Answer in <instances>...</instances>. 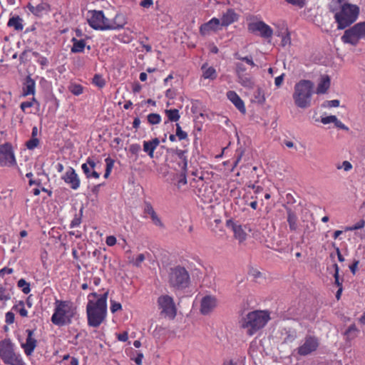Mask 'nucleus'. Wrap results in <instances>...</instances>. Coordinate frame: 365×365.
Wrapping results in <instances>:
<instances>
[{"mask_svg":"<svg viewBox=\"0 0 365 365\" xmlns=\"http://www.w3.org/2000/svg\"><path fill=\"white\" fill-rule=\"evenodd\" d=\"M169 284L174 289L182 290L188 287L190 275L185 268L177 266L170 269L169 273Z\"/></svg>","mask_w":365,"mask_h":365,"instance_id":"obj_6","label":"nucleus"},{"mask_svg":"<svg viewBox=\"0 0 365 365\" xmlns=\"http://www.w3.org/2000/svg\"><path fill=\"white\" fill-rule=\"evenodd\" d=\"M147 120L150 125H157L161 122V116L158 113H150L147 116Z\"/></svg>","mask_w":365,"mask_h":365,"instance_id":"obj_37","label":"nucleus"},{"mask_svg":"<svg viewBox=\"0 0 365 365\" xmlns=\"http://www.w3.org/2000/svg\"><path fill=\"white\" fill-rule=\"evenodd\" d=\"M83 207L81 206L79 210V213L78 215H75V217L73 219L70 224L71 227H75L78 226L81 222V217L83 214Z\"/></svg>","mask_w":365,"mask_h":365,"instance_id":"obj_41","label":"nucleus"},{"mask_svg":"<svg viewBox=\"0 0 365 365\" xmlns=\"http://www.w3.org/2000/svg\"><path fill=\"white\" fill-rule=\"evenodd\" d=\"M93 83L98 88H101L105 86L106 81L101 75L96 74L93 78Z\"/></svg>","mask_w":365,"mask_h":365,"instance_id":"obj_44","label":"nucleus"},{"mask_svg":"<svg viewBox=\"0 0 365 365\" xmlns=\"http://www.w3.org/2000/svg\"><path fill=\"white\" fill-rule=\"evenodd\" d=\"M0 359L8 365H26L21 355L16 351V345L9 338L0 341Z\"/></svg>","mask_w":365,"mask_h":365,"instance_id":"obj_5","label":"nucleus"},{"mask_svg":"<svg viewBox=\"0 0 365 365\" xmlns=\"http://www.w3.org/2000/svg\"><path fill=\"white\" fill-rule=\"evenodd\" d=\"M287 4L292 6L303 8L306 5V0H284Z\"/></svg>","mask_w":365,"mask_h":365,"instance_id":"obj_50","label":"nucleus"},{"mask_svg":"<svg viewBox=\"0 0 365 365\" xmlns=\"http://www.w3.org/2000/svg\"><path fill=\"white\" fill-rule=\"evenodd\" d=\"M24 304H25L24 301H19L18 304L12 307V309L16 312H18L21 317H26L28 316V312L24 308Z\"/></svg>","mask_w":365,"mask_h":365,"instance_id":"obj_36","label":"nucleus"},{"mask_svg":"<svg viewBox=\"0 0 365 365\" xmlns=\"http://www.w3.org/2000/svg\"><path fill=\"white\" fill-rule=\"evenodd\" d=\"M234 236L240 242H244L247 238V233L241 225L233 226Z\"/></svg>","mask_w":365,"mask_h":365,"instance_id":"obj_31","label":"nucleus"},{"mask_svg":"<svg viewBox=\"0 0 365 365\" xmlns=\"http://www.w3.org/2000/svg\"><path fill=\"white\" fill-rule=\"evenodd\" d=\"M365 226V221L364 220H361L357 222L355 225L352 226H347L344 228V231H354L359 229L364 228Z\"/></svg>","mask_w":365,"mask_h":365,"instance_id":"obj_43","label":"nucleus"},{"mask_svg":"<svg viewBox=\"0 0 365 365\" xmlns=\"http://www.w3.org/2000/svg\"><path fill=\"white\" fill-rule=\"evenodd\" d=\"M331 84V80L328 75H324L321 77L318 83L317 91V94H324L329 90Z\"/></svg>","mask_w":365,"mask_h":365,"instance_id":"obj_26","label":"nucleus"},{"mask_svg":"<svg viewBox=\"0 0 365 365\" xmlns=\"http://www.w3.org/2000/svg\"><path fill=\"white\" fill-rule=\"evenodd\" d=\"M70 185L71 187L74 190H76L80 185V180L78 177V175L71 168H70Z\"/></svg>","mask_w":365,"mask_h":365,"instance_id":"obj_34","label":"nucleus"},{"mask_svg":"<svg viewBox=\"0 0 365 365\" xmlns=\"http://www.w3.org/2000/svg\"><path fill=\"white\" fill-rule=\"evenodd\" d=\"M127 24V18L123 14H117L110 21L108 19V30H120L122 29Z\"/></svg>","mask_w":365,"mask_h":365,"instance_id":"obj_20","label":"nucleus"},{"mask_svg":"<svg viewBox=\"0 0 365 365\" xmlns=\"http://www.w3.org/2000/svg\"><path fill=\"white\" fill-rule=\"evenodd\" d=\"M220 20L216 17L212 18L209 21L202 24L200 27V33L202 36H206L211 31L217 32L221 30Z\"/></svg>","mask_w":365,"mask_h":365,"instance_id":"obj_15","label":"nucleus"},{"mask_svg":"<svg viewBox=\"0 0 365 365\" xmlns=\"http://www.w3.org/2000/svg\"><path fill=\"white\" fill-rule=\"evenodd\" d=\"M29 51L30 50H26L21 53L19 56V61L21 63H25L26 61H29L28 53Z\"/></svg>","mask_w":365,"mask_h":365,"instance_id":"obj_63","label":"nucleus"},{"mask_svg":"<svg viewBox=\"0 0 365 365\" xmlns=\"http://www.w3.org/2000/svg\"><path fill=\"white\" fill-rule=\"evenodd\" d=\"M207 63H204L201 69L202 70V78L205 79L215 80L217 77L215 68L212 66L207 68Z\"/></svg>","mask_w":365,"mask_h":365,"instance_id":"obj_29","label":"nucleus"},{"mask_svg":"<svg viewBox=\"0 0 365 365\" xmlns=\"http://www.w3.org/2000/svg\"><path fill=\"white\" fill-rule=\"evenodd\" d=\"M153 224L155 225L158 227H163L164 225L162 222L160 218L158 216L157 213L155 212L153 214V215L150 216Z\"/></svg>","mask_w":365,"mask_h":365,"instance_id":"obj_55","label":"nucleus"},{"mask_svg":"<svg viewBox=\"0 0 365 365\" xmlns=\"http://www.w3.org/2000/svg\"><path fill=\"white\" fill-rule=\"evenodd\" d=\"M336 167L338 170L343 169L344 171L346 172L351 170L353 168L351 163L347 160H344L341 165L337 164Z\"/></svg>","mask_w":365,"mask_h":365,"instance_id":"obj_51","label":"nucleus"},{"mask_svg":"<svg viewBox=\"0 0 365 365\" xmlns=\"http://www.w3.org/2000/svg\"><path fill=\"white\" fill-rule=\"evenodd\" d=\"M160 144L158 138H155L151 140L143 142V150L147 153L148 155L153 158L154 156V151Z\"/></svg>","mask_w":365,"mask_h":365,"instance_id":"obj_25","label":"nucleus"},{"mask_svg":"<svg viewBox=\"0 0 365 365\" xmlns=\"http://www.w3.org/2000/svg\"><path fill=\"white\" fill-rule=\"evenodd\" d=\"M319 346V339L312 335H307L303 343L297 349V353L302 356L314 352Z\"/></svg>","mask_w":365,"mask_h":365,"instance_id":"obj_10","label":"nucleus"},{"mask_svg":"<svg viewBox=\"0 0 365 365\" xmlns=\"http://www.w3.org/2000/svg\"><path fill=\"white\" fill-rule=\"evenodd\" d=\"M117 339L120 341H126L128 339V334L127 331H123L116 334Z\"/></svg>","mask_w":365,"mask_h":365,"instance_id":"obj_62","label":"nucleus"},{"mask_svg":"<svg viewBox=\"0 0 365 365\" xmlns=\"http://www.w3.org/2000/svg\"><path fill=\"white\" fill-rule=\"evenodd\" d=\"M13 286L7 282L5 284H0V301H7L11 297V292Z\"/></svg>","mask_w":365,"mask_h":365,"instance_id":"obj_27","label":"nucleus"},{"mask_svg":"<svg viewBox=\"0 0 365 365\" xmlns=\"http://www.w3.org/2000/svg\"><path fill=\"white\" fill-rule=\"evenodd\" d=\"M110 312L112 313H115V312L120 310L122 309V306L119 302L111 301V304H110Z\"/></svg>","mask_w":365,"mask_h":365,"instance_id":"obj_59","label":"nucleus"},{"mask_svg":"<svg viewBox=\"0 0 365 365\" xmlns=\"http://www.w3.org/2000/svg\"><path fill=\"white\" fill-rule=\"evenodd\" d=\"M247 29L252 34H259L264 38H269L273 35V29L262 21L249 23Z\"/></svg>","mask_w":365,"mask_h":365,"instance_id":"obj_13","label":"nucleus"},{"mask_svg":"<svg viewBox=\"0 0 365 365\" xmlns=\"http://www.w3.org/2000/svg\"><path fill=\"white\" fill-rule=\"evenodd\" d=\"M334 270H335V273L334 274V283L335 284L339 287H342V282H341L339 280V266L337 264H334Z\"/></svg>","mask_w":365,"mask_h":365,"instance_id":"obj_49","label":"nucleus"},{"mask_svg":"<svg viewBox=\"0 0 365 365\" xmlns=\"http://www.w3.org/2000/svg\"><path fill=\"white\" fill-rule=\"evenodd\" d=\"M15 315L12 312H8L5 315V322L8 324H11L14 322Z\"/></svg>","mask_w":365,"mask_h":365,"instance_id":"obj_56","label":"nucleus"},{"mask_svg":"<svg viewBox=\"0 0 365 365\" xmlns=\"http://www.w3.org/2000/svg\"><path fill=\"white\" fill-rule=\"evenodd\" d=\"M83 87L79 84H71L70 86V92L75 96H79L83 93Z\"/></svg>","mask_w":365,"mask_h":365,"instance_id":"obj_45","label":"nucleus"},{"mask_svg":"<svg viewBox=\"0 0 365 365\" xmlns=\"http://www.w3.org/2000/svg\"><path fill=\"white\" fill-rule=\"evenodd\" d=\"M105 162H106V170H108V171L111 172L113 168V166H114V163H115L114 160H113L112 158L108 157L105 159Z\"/></svg>","mask_w":365,"mask_h":365,"instance_id":"obj_60","label":"nucleus"},{"mask_svg":"<svg viewBox=\"0 0 365 365\" xmlns=\"http://www.w3.org/2000/svg\"><path fill=\"white\" fill-rule=\"evenodd\" d=\"M180 173L178 180V187L180 188L187 183V170L178 171Z\"/></svg>","mask_w":365,"mask_h":365,"instance_id":"obj_39","label":"nucleus"},{"mask_svg":"<svg viewBox=\"0 0 365 365\" xmlns=\"http://www.w3.org/2000/svg\"><path fill=\"white\" fill-rule=\"evenodd\" d=\"M157 304L160 314L170 319H174L177 315V308L172 297L163 294L158 298Z\"/></svg>","mask_w":365,"mask_h":365,"instance_id":"obj_8","label":"nucleus"},{"mask_svg":"<svg viewBox=\"0 0 365 365\" xmlns=\"http://www.w3.org/2000/svg\"><path fill=\"white\" fill-rule=\"evenodd\" d=\"M116 237L113 235H110L106 237V243L108 246L112 247L116 244Z\"/></svg>","mask_w":365,"mask_h":365,"instance_id":"obj_61","label":"nucleus"},{"mask_svg":"<svg viewBox=\"0 0 365 365\" xmlns=\"http://www.w3.org/2000/svg\"><path fill=\"white\" fill-rule=\"evenodd\" d=\"M34 103H38L37 101L36 100L35 98H33L32 101H24V102H22L20 105V107H21V109L24 111V112H26V109L28 108H30L31 106H33Z\"/></svg>","mask_w":365,"mask_h":365,"instance_id":"obj_54","label":"nucleus"},{"mask_svg":"<svg viewBox=\"0 0 365 365\" xmlns=\"http://www.w3.org/2000/svg\"><path fill=\"white\" fill-rule=\"evenodd\" d=\"M314 83L309 80H300L294 85L293 99L295 105L300 108H307L311 106L314 93Z\"/></svg>","mask_w":365,"mask_h":365,"instance_id":"obj_3","label":"nucleus"},{"mask_svg":"<svg viewBox=\"0 0 365 365\" xmlns=\"http://www.w3.org/2000/svg\"><path fill=\"white\" fill-rule=\"evenodd\" d=\"M23 21V19L19 16H13L9 19L7 26L13 27L17 31H20L24 29Z\"/></svg>","mask_w":365,"mask_h":365,"instance_id":"obj_28","label":"nucleus"},{"mask_svg":"<svg viewBox=\"0 0 365 365\" xmlns=\"http://www.w3.org/2000/svg\"><path fill=\"white\" fill-rule=\"evenodd\" d=\"M29 9L33 14L41 17L48 12L50 6L47 3L41 2L36 6L29 5Z\"/></svg>","mask_w":365,"mask_h":365,"instance_id":"obj_23","label":"nucleus"},{"mask_svg":"<svg viewBox=\"0 0 365 365\" xmlns=\"http://www.w3.org/2000/svg\"><path fill=\"white\" fill-rule=\"evenodd\" d=\"M217 306V299L214 297L205 296L201 300L200 312L204 314H210Z\"/></svg>","mask_w":365,"mask_h":365,"instance_id":"obj_19","label":"nucleus"},{"mask_svg":"<svg viewBox=\"0 0 365 365\" xmlns=\"http://www.w3.org/2000/svg\"><path fill=\"white\" fill-rule=\"evenodd\" d=\"M359 264V260H354L353 262V263L349 266L350 271L351 272V273L353 274H356L357 269H358Z\"/></svg>","mask_w":365,"mask_h":365,"instance_id":"obj_64","label":"nucleus"},{"mask_svg":"<svg viewBox=\"0 0 365 365\" xmlns=\"http://www.w3.org/2000/svg\"><path fill=\"white\" fill-rule=\"evenodd\" d=\"M282 334L284 336L283 342L285 344L292 343L297 337V331L294 329H284Z\"/></svg>","mask_w":365,"mask_h":365,"instance_id":"obj_32","label":"nucleus"},{"mask_svg":"<svg viewBox=\"0 0 365 365\" xmlns=\"http://www.w3.org/2000/svg\"><path fill=\"white\" fill-rule=\"evenodd\" d=\"M72 38H75L76 39L81 38V39H87V40H88L90 38V37L86 34L83 32V31L80 29H76L74 30V36Z\"/></svg>","mask_w":365,"mask_h":365,"instance_id":"obj_48","label":"nucleus"},{"mask_svg":"<svg viewBox=\"0 0 365 365\" xmlns=\"http://www.w3.org/2000/svg\"><path fill=\"white\" fill-rule=\"evenodd\" d=\"M71 41L73 43L71 48V51L72 53H83L86 48L88 49V51L91 50V46L87 45V39H76L75 38H72Z\"/></svg>","mask_w":365,"mask_h":365,"instance_id":"obj_22","label":"nucleus"},{"mask_svg":"<svg viewBox=\"0 0 365 365\" xmlns=\"http://www.w3.org/2000/svg\"><path fill=\"white\" fill-rule=\"evenodd\" d=\"M26 339L25 342H21V346L24 349L25 354L30 356L33 354L34 349L37 346V340L34 337V330L26 329Z\"/></svg>","mask_w":365,"mask_h":365,"instance_id":"obj_14","label":"nucleus"},{"mask_svg":"<svg viewBox=\"0 0 365 365\" xmlns=\"http://www.w3.org/2000/svg\"><path fill=\"white\" fill-rule=\"evenodd\" d=\"M108 297V291L103 294L93 292L87 296L86 316L88 327L98 328L106 320Z\"/></svg>","mask_w":365,"mask_h":365,"instance_id":"obj_1","label":"nucleus"},{"mask_svg":"<svg viewBox=\"0 0 365 365\" xmlns=\"http://www.w3.org/2000/svg\"><path fill=\"white\" fill-rule=\"evenodd\" d=\"M140 150V145L138 143L131 144L129 147V151L133 155H138Z\"/></svg>","mask_w":365,"mask_h":365,"instance_id":"obj_58","label":"nucleus"},{"mask_svg":"<svg viewBox=\"0 0 365 365\" xmlns=\"http://www.w3.org/2000/svg\"><path fill=\"white\" fill-rule=\"evenodd\" d=\"M234 56L236 59L245 61L246 63H247L252 67L256 66V64L253 61L252 57L251 56L242 57L239 53L237 52L234 54Z\"/></svg>","mask_w":365,"mask_h":365,"instance_id":"obj_38","label":"nucleus"},{"mask_svg":"<svg viewBox=\"0 0 365 365\" xmlns=\"http://www.w3.org/2000/svg\"><path fill=\"white\" fill-rule=\"evenodd\" d=\"M96 161L93 157H88L86 162L81 165V168L87 178L98 179L100 173L95 170Z\"/></svg>","mask_w":365,"mask_h":365,"instance_id":"obj_16","label":"nucleus"},{"mask_svg":"<svg viewBox=\"0 0 365 365\" xmlns=\"http://www.w3.org/2000/svg\"><path fill=\"white\" fill-rule=\"evenodd\" d=\"M240 15L233 9H228L221 16V26L227 27L239 20Z\"/></svg>","mask_w":365,"mask_h":365,"instance_id":"obj_18","label":"nucleus"},{"mask_svg":"<svg viewBox=\"0 0 365 365\" xmlns=\"http://www.w3.org/2000/svg\"><path fill=\"white\" fill-rule=\"evenodd\" d=\"M336 121V117L335 115H329L327 117L322 118L321 122L326 125L331 123H334Z\"/></svg>","mask_w":365,"mask_h":365,"instance_id":"obj_57","label":"nucleus"},{"mask_svg":"<svg viewBox=\"0 0 365 365\" xmlns=\"http://www.w3.org/2000/svg\"><path fill=\"white\" fill-rule=\"evenodd\" d=\"M165 113L168 120L171 122H177L180 118L179 110L176 108L167 109L165 110Z\"/></svg>","mask_w":365,"mask_h":365,"instance_id":"obj_33","label":"nucleus"},{"mask_svg":"<svg viewBox=\"0 0 365 365\" xmlns=\"http://www.w3.org/2000/svg\"><path fill=\"white\" fill-rule=\"evenodd\" d=\"M16 164V158L12 148V145L9 143H5L0 145V165L1 166H13Z\"/></svg>","mask_w":365,"mask_h":365,"instance_id":"obj_12","label":"nucleus"},{"mask_svg":"<svg viewBox=\"0 0 365 365\" xmlns=\"http://www.w3.org/2000/svg\"><path fill=\"white\" fill-rule=\"evenodd\" d=\"M36 91L35 81L30 76H27L23 83V95L24 96L34 95Z\"/></svg>","mask_w":365,"mask_h":365,"instance_id":"obj_24","label":"nucleus"},{"mask_svg":"<svg viewBox=\"0 0 365 365\" xmlns=\"http://www.w3.org/2000/svg\"><path fill=\"white\" fill-rule=\"evenodd\" d=\"M39 143V140L37 138L31 137L30 140H29L26 145L29 150H34L36 148Z\"/></svg>","mask_w":365,"mask_h":365,"instance_id":"obj_47","label":"nucleus"},{"mask_svg":"<svg viewBox=\"0 0 365 365\" xmlns=\"http://www.w3.org/2000/svg\"><path fill=\"white\" fill-rule=\"evenodd\" d=\"M298 218L297 215L291 210H287V222L291 231H296L297 229Z\"/></svg>","mask_w":365,"mask_h":365,"instance_id":"obj_30","label":"nucleus"},{"mask_svg":"<svg viewBox=\"0 0 365 365\" xmlns=\"http://www.w3.org/2000/svg\"><path fill=\"white\" fill-rule=\"evenodd\" d=\"M270 319L269 311L255 310L243 316L239 321V325L240 329L245 330L247 336H252L263 329Z\"/></svg>","mask_w":365,"mask_h":365,"instance_id":"obj_2","label":"nucleus"},{"mask_svg":"<svg viewBox=\"0 0 365 365\" xmlns=\"http://www.w3.org/2000/svg\"><path fill=\"white\" fill-rule=\"evenodd\" d=\"M145 257L144 254H140L138 255L135 260H130V262L133 263L134 266L140 267L141 266L142 262L145 260Z\"/></svg>","mask_w":365,"mask_h":365,"instance_id":"obj_52","label":"nucleus"},{"mask_svg":"<svg viewBox=\"0 0 365 365\" xmlns=\"http://www.w3.org/2000/svg\"><path fill=\"white\" fill-rule=\"evenodd\" d=\"M361 39H365V21L354 24L346 29L341 36V41L344 43L356 46Z\"/></svg>","mask_w":365,"mask_h":365,"instance_id":"obj_7","label":"nucleus"},{"mask_svg":"<svg viewBox=\"0 0 365 365\" xmlns=\"http://www.w3.org/2000/svg\"><path fill=\"white\" fill-rule=\"evenodd\" d=\"M17 285L19 288H21L22 292L24 294H29L31 291L30 284L24 279H21L18 281Z\"/></svg>","mask_w":365,"mask_h":365,"instance_id":"obj_40","label":"nucleus"},{"mask_svg":"<svg viewBox=\"0 0 365 365\" xmlns=\"http://www.w3.org/2000/svg\"><path fill=\"white\" fill-rule=\"evenodd\" d=\"M176 136L178 138L179 140L187 138V133L182 130L181 126L178 123L176 124Z\"/></svg>","mask_w":365,"mask_h":365,"instance_id":"obj_46","label":"nucleus"},{"mask_svg":"<svg viewBox=\"0 0 365 365\" xmlns=\"http://www.w3.org/2000/svg\"><path fill=\"white\" fill-rule=\"evenodd\" d=\"M87 21L89 26L95 30H108V19L103 11L89 10L87 13Z\"/></svg>","mask_w":365,"mask_h":365,"instance_id":"obj_9","label":"nucleus"},{"mask_svg":"<svg viewBox=\"0 0 365 365\" xmlns=\"http://www.w3.org/2000/svg\"><path fill=\"white\" fill-rule=\"evenodd\" d=\"M144 213L149 215L150 216L153 215L155 213L152 205L149 202H145L144 204Z\"/></svg>","mask_w":365,"mask_h":365,"instance_id":"obj_53","label":"nucleus"},{"mask_svg":"<svg viewBox=\"0 0 365 365\" xmlns=\"http://www.w3.org/2000/svg\"><path fill=\"white\" fill-rule=\"evenodd\" d=\"M359 7L356 4L344 3L338 11L334 14V19L337 29H344L354 23L359 15Z\"/></svg>","mask_w":365,"mask_h":365,"instance_id":"obj_4","label":"nucleus"},{"mask_svg":"<svg viewBox=\"0 0 365 365\" xmlns=\"http://www.w3.org/2000/svg\"><path fill=\"white\" fill-rule=\"evenodd\" d=\"M187 150L176 148L173 153L175 155V162L178 167L175 168L176 171L185 170L187 168Z\"/></svg>","mask_w":365,"mask_h":365,"instance_id":"obj_17","label":"nucleus"},{"mask_svg":"<svg viewBox=\"0 0 365 365\" xmlns=\"http://www.w3.org/2000/svg\"><path fill=\"white\" fill-rule=\"evenodd\" d=\"M243 155H244V150L243 149H242V148L237 149V150L235 152V161H234L233 167L231 169V171H233L235 168H236L237 166L239 163L241 161Z\"/></svg>","mask_w":365,"mask_h":365,"instance_id":"obj_42","label":"nucleus"},{"mask_svg":"<svg viewBox=\"0 0 365 365\" xmlns=\"http://www.w3.org/2000/svg\"><path fill=\"white\" fill-rule=\"evenodd\" d=\"M227 97L235 105V106L239 110L240 113L243 114L246 113L245 103L235 91H228L227 93Z\"/></svg>","mask_w":365,"mask_h":365,"instance_id":"obj_21","label":"nucleus"},{"mask_svg":"<svg viewBox=\"0 0 365 365\" xmlns=\"http://www.w3.org/2000/svg\"><path fill=\"white\" fill-rule=\"evenodd\" d=\"M58 303L55 309L54 312L51 317V322L53 324L61 327L66 325L68 322V315L67 314V311L65 309V307L68 306L67 301L58 302Z\"/></svg>","mask_w":365,"mask_h":365,"instance_id":"obj_11","label":"nucleus"},{"mask_svg":"<svg viewBox=\"0 0 365 365\" xmlns=\"http://www.w3.org/2000/svg\"><path fill=\"white\" fill-rule=\"evenodd\" d=\"M239 83L244 87L252 88L254 86V82L252 79L247 76H240L239 77Z\"/></svg>","mask_w":365,"mask_h":365,"instance_id":"obj_35","label":"nucleus"}]
</instances>
